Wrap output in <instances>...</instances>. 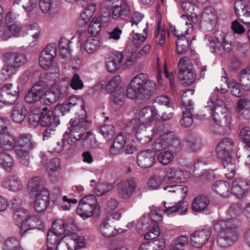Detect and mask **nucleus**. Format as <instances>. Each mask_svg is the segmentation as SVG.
Wrapping results in <instances>:
<instances>
[{"label": "nucleus", "mask_w": 250, "mask_h": 250, "mask_svg": "<svg viewBox=\"0 0 250 250\" xmlns=\"http://www.w3.org/2000/svg\"><path fill=\"white\" fill-rule=\"evenodd\" d=\"M234 11L239 20L244 24L250 25V2L239 0L235 2Z\"/></svg>", "instance_id": "12"}, {"label": "nucleus", "mask_w": 250, "mask_h": 250, "mask_svg": "<svg viewBox=\"0 0 250 250\" xmlns=\"http://www.w3.org/2000/svg\"><path fill=\"white\" fill-rule=\"evenodd\" d=\"M202 19L211 25L215 24L217 20V15L214 9L212 7H205L203 10Z\"/></svg>", "instance_id": "43"}, {"label": "nucleus", "mask_w": 250, "mask_h": 250, "mask_svg": "<svg viewBox=\"0 0 250 250\" xmlns=\"http://www.w3.org/2000/svg\"><path fill=\"white\" fill-rule=\"evenodd\" d=\"M13 158L7 152H0V165L5 171L9 172L14 164Z\"/></svg>", "instance_id": "48"}, {"label": "nucleus", "mask_w": 250, "mask_h": 250, "mask_svg": "<svg viewBox=\"0 0 250 250\" xmlns=\"http://www.w3.org/2000/svg\"><path fill=\"white\" fill-rule=\"evenodd\" d=\"M164 180L168 183H183L186 180L183 170L176 167H169L167 169Z\"/></svg>", "instance_id": "21"}, {"label": "nucleus", "mask_w": 250, "mask_h": 250, "mask_svg": "<svg viewBox=\"0 0 250 250\" xmlns=\"http://www.w3.org/2000/svg\"><path fill=\"white\" fill-rule=\"evenodd\" d=\"M27 114V109L22 103L15 104L11 115L12 120L17 124H20L24 120Z\"/></svg>", "instance_id": "31"}, {"label": "nucleus", "mask_w": 250, "mask_h": 250, "mask_svg": "<svg viewBox=\"0 0 250 250\" xmlns=\"http://www.w3.org/2000/svg\"><path fill=\"white\" fill-rule=\"evenodd\" d=\"M79 108L83 111L85 116L86 110L85 109V102L83 99L80 96L77 97L72 95L69 97L63 104L56 107V112H58V113H61V115L63 116L66 112Z\"/></svg>", "instance_id": "8"}, {"label": "nucleus", "mask_w": 250, "mask_h": 250, "mask_svg": "<svg viewBox=\"0 0 250 250\" xmlns=\"http://www.w3.org/2000/svg\"><path fill=\"white\" fill-rule=\"evenodd\" d=\"M95 209L93 207L80 201L77 208V213L83 220H85L93 215Z\"/></svg>", "instance_id": "39"}, {"label": "nucleus", "mask_w": 250, "mask_h": 250, "mask_svg": "<svg viewBox=\"0 0 250 250\" xmlns=\"http://www.w3.org/2000/svg\"><path fill=\"white\" fill-rule=\"evenodd\" d=\"M14 209L13 214V222L16 225L20 227L28 215L29 211L22 207L16 208Z\"/></svg>", "instance_id": "40"}, {"label": "nucleus", "mask_w": 250, "mask_h": 250, "mask_svg": "<svg viewBox=\"0 0 250 250\" xmlns=\"http://www.w3.org/2000/svg\"><path fill=\"white\" fill-rule=\"evenodd\" d=\"M4 59L6 62L12 63L17 68L23 65L27 62L26 55L19 52H7L4 54Z\"/></svg>", "instance_id": "26"}, {"label": "nucleus", "mask_w": 250, "mask_h": 250, "mask_svg": "<svg viewBox=\"0 0 250 250\" xmlns=\"http://www.w3.org/2000/svg\"><path fill=\"white\" fill-rule=\"evenodd\" d=\"M124 90H119L111 94L110 105L114 110L120 109L124 104Z\"/></svg>", "instance_id": "41"}, {"label": "nucleus", "mask_w": 250, "mask_h": 250, "mask_svg": "<svg viewBox=\"0 0 250 250\" xmlns=\"http://www.w3.org/2000/svg\"><path fill=\"white\" fill-rule=\"evenodd\" d=\"M173 159V155L168 151H162L158 155L159 162L164 165L169 164Z\"/></svg>", "instance_id": "61"}, {"label": "nucleus", "mask_w": 250, "mask_h": 250, "mask_svg": "<svg viewBox=\"0 0 250 250\" xmlns=\"http://www.w3.org/2000/svg\"><path fill=\"white\" fill-rule=\"evenodd\" d=\"M210 234L211 229L206 226L201 230L195 231L191 234V243L193 247L201 248L208 242Z\"/></svg>", "instance_id": "13"}, {"label": "nucleus", "mask_w": 250, "mask_h": 250, "mask_svg": "<svg viewBox=\"0 0 250 250\" xmlns=\"http://www.w3.org/2000/svg\"><path fill=\"white\" fill-rule=\"evenodd\" d=\"M236 111L239 116H248L250 113V98L240 99L237 103Z\"/></svg>", "instance_id": "36"}, {"label": "nucleus", "mask_w": 250, "mask_h": 250, "mask_svg": "<svg viewBox=\"0 0 250 250\" xmlns=\"http://www.w3.org/2000/svg\"><path fill=\"white\" fill-rule=\"evenodd\" d=\"M35 147L32 135L30 133H22L16 139L15 152L20 162L28 167L30 163L29 152Z\"/></svg>", "instance_id": "3"}, {"label": "nucleus", "mask_w": 250, "mask_h": 250, "mask_svg": "<svg viewBox=\"0 0 250 250\" xmlns=\"http://www.w3.org/2000/svg\"><path fill=\"white\" fill-rule=\"evenodd\" d=\"M166 30L165 28L161 27V20H159L156 23L154 31V37L155 42L158 45L162 46L165 42Z\"/></svg>", "instance_id": "45"}, {"label": "nucleus", "mask_w": 250, "mask_h": 250, "mask_svg": "<svg viewBox=\"0 0 250 250\" xmlns=\"http://www.w3.org/2000/svg\"><path fill=\"white\" fill-rule=\"evenodd\" d=\"M43 228V222L40 216L38 214H31L29 212L27 218L24 219V222L20 226L19 233L21 236H24L30 230H41Z\"/></svg>", "instance_id": "9"}, {"label": "nucleus", "mask_w": 250, "mask_h": 250, "mask_svg": "<svg viewBox=\"0 0 250 250\" xmlns=\"http://www.w3.org/2000/svg\"><path fill=\"white\" fill-rule=\"evenodd\" d=\"M181 146L180 142L174 132L164 133L156 139L152 144V147L156 151L174 147L177 148Z\"/></svg>", "instance_id": "5"}, {"label": "nucleus", "mask_w": 250, "mask_h": 250, "mask_svg": "<svg viewBox=\"0 0 250 250\" xmlns=\"http://www.w3.org/2000/svg\"><path fill=\"white\" fill-rule=\"evenodd\" d=\"M136 188L137 185L133 179H129L118 187V196L125 200L129 199L134 193Z\"/></svg>", "instance_id": "17"}, {"label": "nucleus", "mask_w": 250, "mask_h": 250, "mask_svg": "<svg viewBox=\"0 0 250 250\" xmlns=\"http://www.w3.org/2000/svg\"><path fill=\"white\" fill-rule=\"evenodd\" d=\"M38 0H15L14 4H21L26 12L32 11L37 5Z\"/></svg>", "instance_id": "58"}, {"label": "nucleus", "mask_w": 250, "mask_h": 250, "mask_svg": "<svg viewBox=\"0 0 250 250\" xmlns=\"http://www.w3.org/2000/svg\"><path fill=\"white\" fill-rule=\"evenodd\" d=\"M156 87L153 81L149 79L146 74L141 73L130 82L126 88V96L138 104L145 103L155 93Z\"/></svg>", "instance_id": "1"}, {"label": "nucleus", "mask_w": 250, "mask_h": 250, "mask_svg": "<svg viewBox=\"0 0 250 250\" xmlns=\"http://www.w3.org/2000/svg\"><path fill=\"white\" fill-rule=\"evenodd\" d=\"M163 203L165 208L163 212L167 215L174 212L181 215L184 214L188 209V204L185 201L179 202L175 205L172 206H167V203L165 202H164Z\"/></svg>", "instance_id": "33"}, {"label": "nucleus", "mask_w": 250, "mask_h": 250, "mask_svg": "<svg viewBox=\"0 0 250 250\" xmlns=\"http://www.w3.org/2000/svg\"><path fill=\"white\" fill-rule=\"evenodd\" d=\"M52 239H53V244L52 246L53 247V250H66L67 248V244L63 241H62L59 237H58L55 235H51Z\"/></svg>", "instance_id": "64"}, {"label": "nucleus", "mask_w": 250, "mask_h": 250, "mask_svg": "<svg viewBox=\"0 0 250 250\" xmlns=\"http://www.w3.org/2000/svg\"><path fill=\"white\" fill-rule=\"evenodd\" d=\"M229 84L233 95L237 97H241L242 96L241 83L240 84L236 80L233 79L229 82Z\"/></svg>", "instance_id": "62"}, {"label": "nucleus", "mask_w": 250, "mask_h": 250, "mask_svg": "<svg viewBox=\"0 0 250 250\" xmlns=\"http://www.w3.org/2000/svg\"><path fill=\"white\" fill-rule=\"evenodd\" d=\"M250 188V183L246 179L237 178L232 182L231 192L238 198H241Z\"/></svg>", "instance_id": "15"}, {"label": "nucleus", "mask_w": 250, "mask_h": 250, "mask_svg": "<svg viewBox=\"0 0 250 250\" xmlns=\"http://www.w3.org/2000/svg\"><path fill=\"white\" fill-rule=\"evenodd\" d=\"M155 153L150 149L144 150L138 153L137 157L138 165L142 168L151 167L155 162Z\"/></svg>", "instance_id": "16"}, {"label": "nucleus", "mask_w": 250, "mask_h": 250, "mask_svg": "<svg viewBox=\"0 0 250 250\" xmlns=\"http://www.w3.org/2000/svg\"><path fill=\"white\" fill-rule=\"evenodd\" d=\"M194 90L192 89L183 90L181 93L182 106L185 109H193V103L191 97L193 95Z\"/></svg>", "instance_id": "42"}, {"label": "nucleus", "mask_w": 250, "mask_h": 250, "mask_svg": "<svg viewBox=\"0 0 250 250\" xmlns=\"http://www.w3.org/2000/svg\"><path fill=\"white\" fill-rule=\"evenodd\" d=\"M57 48L55 44H49L41 52L39 57L40 66L48 69L52 65L54 57L56 55Z\"/></svg>", "instance_id": "11"}, {"label": "nucleus", "mask_w": 250, "mask_h": 250, "mask_svg": "<svg viewBox=\"0 0 250 250\" xmlns=\"http://www.w3.org/2000/svg\"><path fill=\"white\" fill-rule=\"evenodd\" d=\"M157 109L154 106H146L143 108L139 113V118L131 120L130 125L131 127L138 129L146 128L153 121H157Z\"/></svg>", "instance_id": "4"}, {"label": "nucleus", "mask_w": 250, "mask_h": 250, "mask_svg": "<svg viewBox=\"0 0 250 250\" xmlns=\"http://www.w3.org/2000/svg\"><path fill=\"white\" fill-rule=\"evenodd\" d=\"M16 144V139L8 133H4L0 135V152H6L14 148Z\"/></svg>", "instance_id": "30"}, {"label": "nucleus", "mask_w": 250, "mask_h": 250, "mask_svg": "<svg viewBox=\"0 0 250 250\" xmlns=\"http://www.w3.org/2000/svg\"><path fill=\"white\" fill-rule=\"evenodd\" d=\"M102 42L96 36H90L88 37L84 43V48L88 54H93L101 45Z\"/></svg>", "instance_id": "35"}, {"label": "nucleus", "mask_w": 250, "mask_h": 250, "mask_svg": "<svg viewBox=\"0 0 250 250\" xmlns=\"http://www.w3.org/2000/svg\"><path fill=\"white\" fill-rule=\"evenodd\" d=\"M36 200L34 208L38 212H43L49 204V194L48 190H43L42 193L35 196Z\"/></svg>", "instance_id": "27"}, {"label": "nucleus", "mask_w": 250, "mask_h": 250, "mask_svg": "<svg viewBox=\"0 0 250 250\" xmlns=\"http://www.w3.org/2000/svg\"><path fill=\"white\" fill-rule=\"evenodd\" d=\"M209 203V198L205 195L197 196L192 201L191 208L194 212L210 213L208 206Z\"/></svg>", "instance_id": "18"}, {"label": "nucleus", "mask_w": 250, "mask_h": 250, "mask_svg": "<svg viewBox=\"0 0 250 250\" xmlns=\"http://www.w3.org/2000/svg\"><path fill=\"white\" fill-rule=\"evenodd\" d=\"M19 90L12 83L2 86L0 90V102L6 104H13L18 98Z\"/></svg>", "instance_id": "10"}, {"label": "nucleus", "mask_w": 250, "mask_h": 250, "mask_svg": "<svg viewBox=\"0 0 250 250\" xmlns=\"http://www.w3.org/2000/svg\"><path fill=\"white\" fill-rule=\"evenodd\" d=\"M196 77L193 65L189 66L186 69L179 70L178 78L181 83L185 85H192L195 81Z\"/></svg>", "instance_id": "20"}, {"label": "nucleus", "mask_w": 250, "mask_h": 250, "mask_svg": "<svg viewBox=\"0 0 250 250\" xmlns=\"http://www.w3.org/2000/svg\"><path fill=\"white\" fill-rule=\"evenodd\" d=\"M121 81V79L120 76H115L113 77L105 86L107 92L112 94L118 90H123L119 86Z\"/></svg>", "instance_id": "50"}, {"label": "nucleus", "mask_w": 250, "mask_h": 250, "mask_svg": "<svg viewBox=\"0 0 250 250\" xmlns=\"http://www.w3.org/2000/svg\"><path fill=\"white\" fill-rule=\"evenodd\" d=\"M123 58V53L120 51H114L106 54L105 62L107 70L110 72H113L118 70L120 66Z\"/></svg>", "instance_id": "14"}, {"label": "nucleus", "mask_w": 250, "mask_h": 250, "mask_svg": "<svg viewBox=\"0 0 250 250\" xmlns=\"http://www.w3.org/2000/svg\"><path fill=\"white\" fill-rule=\"evenodd\" d=\"M3 250H23L21 245V239L12 236L8 238L4 242Z\"/></svg>", "instance_id": "44"}, {"label": "nucleus", "mask_w": 250, "mask_h": 250, "mask_svg": "<svg viewBox=\"0 0 250 250\" xmlns=\"http://www.w3.org/2000/svg\"><path fill=\"white\" fill-rule=\"evenodd\" d=\"M27 189L32 196L42 193L43 190H48L46 188L44 187L42 180L39 176H35L29 180Z\"/></svg>", "instance_id": "29"}, {"label": "nucleus", "mask_w": 250, "mask_h": 250, "mask_svg": "<svg viewBox=\"0 0 250 250\" xmlns=\"http://www.w3.org/2000/svg\"><path fill=\"white\" fill-rule=\"evenodd\" d=\"M101 17L94 18L88 26L87 32L91 34H97L101 29Z\"/></svg>", "instance_id": "57"}, {"label": "nucleus", "mask_w": 250, "mask_h": 250, "mask_svg": "<svg viewBox=\"0 0 250 250\" xmlns=\"http://www.w3.org/2000/svg\"><path fill=\"white\" fill-rule=\"evenodd\" d=\"M199 3L198 0H188L182 2L181 7L182 9L188 14L193 15L195 10L197 8Z\"/></svg>", "instance_id": "53"}, {"label": "nucleus", "mask_w": 250, "mask_h": 250, "mask_svg": "<svg viewBox=\"0 0 250 250\" xmlns=\"http://www.w3.org/2000/svg\"><path fill=\"white\" fill-rule=\"evenodd\" d=\"M44 100L46 102L52 104L57 101L62 95L61 86L57 84H54L44 93Z\"/></svg>", "instance_id": "28"}, {"label": "nucleus", "mask_w": 250, "mask_h": 250, "mask_svg": "<svg viewBox=\"0 0 250 250\" xmlns=\"http://www.w3.org/2000/svg\"><path fill=\"white\" fill-rule=\"evenodd\" d=\"M72 42H68L65 38H62L59 43V50L62 58L65 59L71 55Z\"/></svg>", "instance_id": "47"}, {"label": "nucleus", "mask_w": 250, "mask_h": 250, "mask_svg": "<svg viewBox=\"0 0 250 250\" xmlns=\"http://www.w3.org/2000/svg\"><path fill=\"white\" fill-rule=\"evenodd\" d=\"M242 208L239 204L234 203L231 204L228 210L229 215L230 217L229 219L236 218L238 219L237 217L242 213ZM227 219H229V218ZM239 220H240L239 219Z\"/></svg>", "instance_id": "60"}, {"label": "nucleus", "mask_w": 250, "mask_h": 250, "mask_svg": "<svg viewBox=\"0 0 250 250\" xmlns=\"http://www.w3.org/2000/svg\"><path fill=\"white\" fill-rule=\"evenodd\" d=\"M58 112H56V108L54 111L49 110L48 112H41L39 117L40 125L42 126H49L50 125L57 126L60 123Z\"/></svg>", "instance_id": "19"}, {"label": "nucleus", "mask_w": 250, "mask_h": 250, "mask_svg": "<svg viewBox=\"0 0 250 250\" xmlns=\"http://www.w3.org/2000/svg\"><path fill=\"white\" fill-rule=\"evenodd\" d=\"M113 188L112 184L108 183H99L94 189L95 194L98 196H101L108 192Z\"/></svg>", "instance_id": "54"}, {"label": "nucleus", "mask_w": 250, "mask_h": 250, "mask_svg": "<svg viewBox=\"0 0 250 250\" xmlns=\"http://www.w3.org/2000/svg\"><path fill=\"white\" fill-rule=\"evenodd\" d=\"M177 52L179 55L185 54L188 50V41L185 37L177 38L176 42Z\"/></svg>", "instance_id": "55"}, {"label": "nucleus", "mask_w": 250, "mask_h": 250, "mask_svg": "<svg viewBox=\"0 0 250 250\" xmlns=\"http://www.w3.org/2000/svg\"><path fill=\"white\" fill-rule=\"evenodd\" d=\"M65 231V223L63 220L59 219L53 222L51 230H49L47 235L50 233L51 235H55L59 237Z\"/></svg>", "instance_id": "46"}, {"label": "nucleus", "mask_w": 250, "mask_h": 250, "mask_svg": "<svg viewBox=\"0 0 250 250\" xmlns=\"http://www.w3.org/2000/svg\"><path fill=\"white\" fill-rule=\"evenodd\" d=\"M216 152L218 159H219L225 169V173L227 178L231 179L233 178L235 174V166L234 161H233L231 156V152L223 148L217 146L216 148Z\"/></svg>", "instance_id": "7"}, {"label": "nucleus", "mask_w": 250, "mask_h": 250, "mask_svg": "<svg viewBox=\"0 0 250 250\" xmlns=\"http://www.w3.org/2000/svg\"><path fill=\"white\" fill-rule=\"evenodd\" d=\"M132 129L136 132V139L140 143L145 144L151 141L152 133L151 135H148L146 128L142 129L141 127H138V129H136L132 127Z\"/></svg>", "instance_id": "49"}, {"label": "nucleus", "mask_w": 250, "mask_h": 250, "mask_svg": "<svg viewBox=\"0 0 250 250\" xmlns=\"http://www.w3.org/2000/svg\"><path fill=\"white\" fill-rule=\"evenodd\" d=\"M229 184L225 181H218L212 186L213 190L218 195L226 197L230 194Z\"/></svg>", "instance_id": "38"}, {"label": "nucleus", "mask_w": 250, "mask_h": 250, "mask_svg": "<svg viewBox=\"0 0 250 250\" xmlns=\"http://www.w3.org/2000/svg\"><path fill=\"white\" fill-rule=\"evenodd\" d=\"M100 230L102 234L105 237H114L119 233L118 229H116L113 226L110 225L109 217H106L103 219L100 227Z\"/></svg>", "instance_id": "32"}, {"label": "nucleus", "mask_w": 250, "mask_h": 250, "mask_svg": "<svg viewBox=\"0 0 250 250\" xmlns=\"http://www.w3.org/2000/svg\"><path fill=\"white\" fill-rule=\"evenodd\" d=\"M193 109H184L182 118L180 121L181 125L185 127L190 126L193 122L192 111Z\"/></svg>", "instance_id": "56"}, {"label": "nucleus", "mask_w": 250, "mask_h": 250, "mask_svg": "<svg viewBox=\"0 0 250 250\" xmlns=\"http://www.w3.org/2000/svg\"><path fill=\"white\" fill-rule=\"evenodd\" d=\"M126 143V137L123 133L118 134L115 138L112 145L110 147L111 154L116 155L123 150Z\"/></svg>", "instance_id": "34"}, {"label": "nucleus", "mask_w": 250, "mask_h": 250, "mask_svg": "<svg viewBox=\"0 0 250 250\" xmlns=\"http://www.w3.org/2000/svg\"><path fill=\"white\" fill-rule=\"evenodd\" d=\"M100 133L106 141L111 140L115 134L114 126L111 125H104L99 128Z\"/></svg>", "instance_id": "52"}, {"label": "nucleus", "mask_w": 250, "mask_h": 250, "mask_svg": "<svg viewBox=\"0 0 250 250\" xmlns=\"http://www.w3.org/2000/svg\"><path fill=\"white\" fill-rule=\"evenodd\" d=\"M188 242V238L185 235H181L172 241L170 250H184Z\"/></svg>", "instance_id": "51"}, {"label": "nucleus", "mask_w": 250, "mask_h": 250, "mask_svg": "<svg viewBox=\"0 0 250 250\" xmlns=\"http://www.w3.org/2000/svg\"><path fill=\"white\" fill-rule=\"evenodd\" d=\"M3 187L13 192H18L23 188L21 180L16 175H9L2 182Z\"/></svg>", "instance_id": "24"}, {"label": "nucleus", "mask_w": 250, "mask_h": 250, "mask_svg": "<svg viewBox=\"0 0 250 250\" xmlns=\"http://www.w3.org/2000/svg\"><path fill=\"white\" fill-rule=\"evenodd\" d=\"M206 39L209 41L208 45L211 48V52L212 53L216 51V48L219 51H224L227 53H229L231 50V42L227 39L226 36L222 39L220 42H218L217 46L216 42L212 37L206 36Z\"/></svg>", "instance_id": "22"}, {"label": "nucleus", "mask_w": 250, "mask_h": 250, "mask_svg": "<svg viewBox=\"0 0 250 250\" xmlns=\"http://www.w3.org/2000/svg\"><path fill=\"white\" fill-rule=\"evenodd\" d=\"M197 143L196 137L193 134H188L183 142V146H186L191 150L194 151L195 146Z\"/></svg>", "instance_id": "63"}, {"label": "nucleus", "mask_w": 250, "mask_h": 250, "mask_svg": "<svg viewBox=\"0 0 250 250\" xmlns=\"http://www.w3.org/2000/svg\"><path fill=\"white\" fill-rule=\"evenodd\" d=\"M68 130L69 132L66 131L63 136L62 139H64V141L66 140L69 144H72L81 140L82 133H77V132H72V129Z\"/></svg>", "instance_id": "59"}, {"label": "nucleus", "mask_w": 250, "mask_h": 250, "mask_svg": "<svg viewBox=\"0 0 250 250\" xmlns=\"http://www.w3.org/2000/svg\"><path fill=\"white\" fill-rule=\"evenodd\" d=\"M43 95V90L37 85L33 86L26 94L24 100L26 103H32L39 100Z\"/></svg>", "instance_id": "37"}, {"label": "nucleus", "mask_w": 250, "mask_h": 250, "mask_svg": "<svg viewBox=\"0 0 250 250\" xmlns=\"http://www.w3.org/2000/svg\"><path fill=\"white\" fill-rule=\"evenodd\" d=\"M130 15V8L125 1H122L120 5L114 6L112 10L111 16L113 19L128 20Z\"/></svg>", "instance_id": "23"}, {"label": "nucleus", "mask_w": 250, "mask_h": 250, "mask_svg": "<svg viewBox=\"0 0 250 250\" xmlns=\"http://www.w3.org/2000/svg\"><path fill=\"white\" fill-rule=\"evenodd\" d=\"M208 105L204 107V111L205 113L203 115L204 117L208 118V117L212 116L214 122L218 125L221 126H228L230 124L231 116L227 113L220 112L218 113L215 111V105L212 100L209 99L207 103Z\"/></svg>", "instance_id": "6"}, {"label": "nucleus", "mask_w": 250, "mask_h": 250, "mask_svg": "<svg viewBox=\"0 0 250 250\" xmlns=\"http://www.w3.org/2000/svg\"><path fill=\"white\" fill-rule=\"evenodd\" d=\"M88 124L89 123L85 117H80L79 116L70 120L68 129H72V132L83 133L88 129Z\"/></svg>", "instance_id": "25"}, {"label": "nucleus", "mask_w": 250, "mask_h": 250, "mask_svg": "<svg viewBox=\"0 0 250 250\" xmlns=\"http://www.w3.org/2000/svg\"><path fill=\"white\" fill-rule=\"evenodd\" d=\"M241 221L236 218L217 221L214 224V229L220 233L217 243L220 247L226 248L235 243L238 239V228Z\"/></svg>", "instance_id": "2"}]
</instances>
